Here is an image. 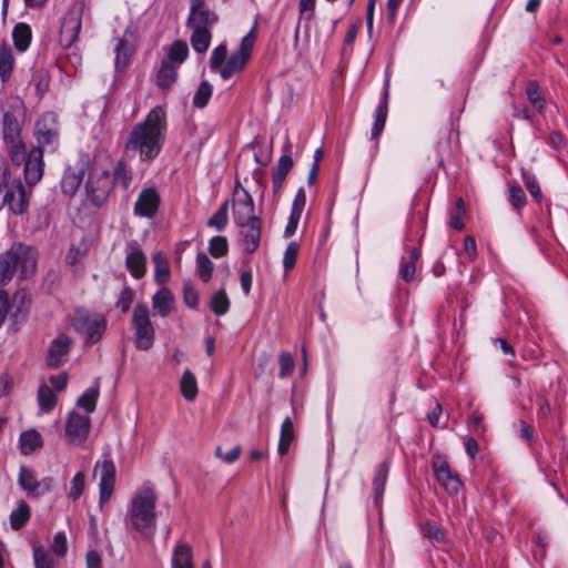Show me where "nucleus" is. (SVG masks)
<instances>
[{"instance_id": "53", "label": "nucleus", "mask_w": 568, "mask_h": 568, "mask_svg": "<svg viewBox=\"0 0 568 568\" xmlns=\"http://www.w3.org/2000/svg\"><path fill=\"white\" fill-rule=\"evenodd\" d=\"M508 201L515 210L526 205L527 199L524 190L517 184H508Z\"/></svg>"}, {"instance_id": "59", "label": "nucleus", "mask_w": 568, "mask_h": 568, "mask_svg": "<svg viewBox=\"0 0 568 568\" xmlns=\"http://www.w3.org/2000/svg\"><path fill=\"white\" fill-rule=\"evenodd\" d=\"M133 298V290L131 287H124L118 297L116 307H119L122 311V313H126L131 307Z\"/></svg>"}, {"instance_id": "56", "label": "nucleus", "mask_w": 568, "mask_h": 568, "mask_svg": "<svg viewBox=\"0 0 568 568\" xmlns=\"http://www.w3.org/2000/svg\"><path fill=\"white\" fill-rule=\"evenodd\" d=\"M523 180H524V183H525L528 192L530 193L531 197L536 202H540L542 199V193H541V189H540L539 183L536 180V178L530 173L524 172Z\"/></svg>"}, {"instance_id": "2", "label": "nucleus", "mask_w": 568, "mask_h": 568, "mask_svg": "<svg viewBox=\"0 0 568 568\" xmlns=\"http://www.w3.org/2000/svg\"><path fill=\"white\" fill-rule=\"evenodd\" d=\"M38 250L23 242H13L0 254V286L8 285L14 276L20 281L33 277L38 268Z\"/></svg>"}, {"instance_id": "38", "label": "nucleus", "mask_w": 568, "mask_h": 568, "mask_svg": "<svg viewBox=\"0 0 568 568\" xmlns=\"http://www.w3.org/2000/svg\"><path fill=\"white\" fill-rule=\"evenodd\" d=\"M133 48L125 38L119 39L115 47V69L124 70L130 63Z\"/></svg>"}, {"instance_id": "10", "label": "nucleus", "mask_w": 568, "mask_h": 568, "mask_svg": "<svg viewBox=\"0 0 568 568\" xmlns=\"http://www.w3.org/2000/svg\"><path fill=\"white\" fill-rule=\"evenodd\" d=\"M0 189L4 190L3 203L13 214L21 215L28 210L29 199L20 179H4Z\"/></svg>"}, {"instance_id": "22", "label": "nucleus", "mask_w": 568, "mask_h": 568, "mask_svg": "<svg viewBox=\"0 0 568 568\" xmlns=\"http://www.w3.org/2000/svg\"><path fill=\"white\" fill-rule=\"evenodd\" d=\"M73 345V339L67 335H60L54 338L48 349L47 365L50 368L60 367L65 361Z\"/></svg>"}, {"instance_id": "11", "label": "nucleus", "mask_w": 568, "mask_h": 568, "mask_svg": "<svg viewBox=\"0 0 568 568\" xmlns=\"http://www.w3.org/2000/svg\"><path fill=\"white\" fill-rule=\"evenodd\" d=\"M233 220L236 225L260 219L255 214L254 201L250 192L240 183L236 184L232 197Z\"/></svg>"}, {"instance_id": "36", "label": "nucleus", "mask_w": 568, "mask_h": 568, "mask_svg": "<svg viewBox=\"0 0 568 568\" xmlns=\"http://www.w3.org/2000/svg\"><path fill=\"white\" fill-rule=\"evenodd\" d=\"M14 68V57L12 49L8 44H3L0 50V79L7 82L11 79Z\"/></svg>"}, {"instance_id": "15", "label": "nucleus", "mask_w": 568, "mask_h": 568, "mask_svg": "<svg viewBox=\"0 0 568 568\" xmlns=\"http://www.w3.org/2000/svg\"><path fill=\"white\" fill-rule=\"evenodd\" d=\"M95 468H100L99 505L100 508L111 498L115 484V465L111 458L97 462Z\"/></svg>"}, {"instance_id": "9", "label": "nucleus", "mask_w": 568, "mask_h": 568, "mask_svg": "<svg viewBox=\"0 0 568 568\" xmlns=\"http://www.w3.org/2000/svg\"><path fill=\"white\" fill-rule=\"evenodd\" d=\"M254 43L255 36L251 30L242 38L239 48L229 55L224 65L221 68L219 74L223 80L231 79L245 68L251 58Z\"/></svg>"}, {"instance_id": "42", "label": "nucleus", "mask_w": 568, "mask_h": 568, "mask_svg": "<svg viewBox=\"0 0 568 568\" xmlns=\"http://www.w3.org/2000/svg\"><path fill=\"white\" fill-rule=\"evenodd\" d=\"M113 179V184L119 183L123 190L128 191L131 182H132V173L128 169V165L124 160H119L115 166L113 168V173H111Z\"/></svg>"}, {"instance_id": "6", "label": "nucleus", "mask_w": 568, "mask_h": 568, "mask_svg": "<svg viewBox=\"0 0 568 568\" xmlns=\"http://www.w3.org/2000/svg\"><path fill=\"white\" fill-rule=\"evenodd\" d=\"M131 327L135 347L149 351L155 342V327L151 321L150 308L145 303H138L134 306Z\"/></svg>"}, {"instance_id": "45", "label": "nucleus", "mask_w": 568, "mask_h": 568, "mask_svg": "<svg viewBox=\"0 0 568 568\" xmlns=\"http://www.w3.org/2000/svg\"><path fill=\"white\" fill-rule=\"evenodd\" d=\"M38 403L40 409L44 413L51 412L57 405V396L53 390L45 384L40 385L38 389Z\"/></svg>"}, {"instance_id": "52", "label": "nucleus", "mask_w": 568, "mask_h": 568, "mask_svg": "<svg viewBox=\"0 0 568 568\" xmlns=\"http://www.w3.org/2000/svg\"><path fill=\"white\" fill-rule=\"evenodd\" d=\"M85 489V474L83 471H78L73 478L71 479L70 490L68 493V498L75 501Z\"/></svg>"}, {"instance_id": "27", "label": "nucleus", "mask_w": 568, "mask_h": 568, "mask_svg": "<svg viewBox=\"0 0 568 568\" xmlns=\"http://www.w3.org/2000/svg\"><path fill=\"white\" fill-rule=\"evenodd\" d=\"M18 485L28 496L39 499V479L34 471L27 466H20L18 474Z\"/></svg>"}, {"instance_id": "40", "label": "nucleus", "mask_w": 568, "mask_h": 568, "mask_svg": "<svg viewBox=\"0 0 568 568\" xmlns=\"http://www.w3.org/2000/svg\"><path fill=\"white\" fill-rule=\"evenodd\" d=\"M180 389L182 396L192 402L197 395V383L194 374L186 368L180 381Z\"/></svg>"}, {"instance_id": "12", "label": "nucleus", "mask_w": 568, "mask_h": 568, "mask_svg": "<svg viewBox=\"0 0 568 568\" xmlns=\"http://www.w3.org/2000/svg\"><path fill=\"white\" fill-rule=\"evenodd\" d=\"M32 304V296L26 288H19L10 300L9 320L11 322L10 328L18 332L22 325L28 321L30 308Z\"/></svg>"}, {"instance_id": "60", "label": "nucleus", "mask_w": 568, "mask_h": 568, "mask_svg": "<svg viewBox=\"0 0 568 568\" xmlns=\"http://www.w3.org/2000/svg\"><path fill=\"white\" fill-rule=\"evenodd\" d=\"M183 301L191 308H195L199 304V293L191 283H185L183 286Z\"/></svg>"}, {"instance_id": "37", "label": "nucleus", "mask_w": 568, "mask_h": 568, "mask_svg": "<svg viewBox=\"0 0 568 568\" xmlns=\"http://www.w3.org/2000/svg\"><path fill=\"white\" fill-rule=\"evenodd\" d=\"M33 564L34 568H57L58 560L49 549L43 546H36L33 548Z\"/></svg>"}, {"instance_id": "33", "label": "nucleus", "mask_w": 568, "mask_h": 568, "mask_svg": "<svg viewBox=\"0 0 568 568\" xmlns=\"http://www.w3.org/2000/svg\"><path fill=\"white\" fill-rule=\"evenodd\" d=\"M42 446V437L36 429L22 432L19 436V448L22 455H30Z\"/></svg>"}, {"instance_id": "57", "label": "nucleus", "mask_w": 568, "mask_h": 568, "mask_svg": "<svg viewBox=\"0 0 568 568\" xmlns=\"http://www.w3.org/2000/svg\"><path fill=\"white\" fill-rule=\"evenodd\" d=\"M316 0L298 1V20L311 21L315 16Z\"/></svg>"}, {"instance_id": "31", "label": "nucleus", "mask_w": 568, "mask_h": 568, "mask_svg": "<svg viewBox=\"0 0 568 568\" xmlns=\"http://www.w3.org/2000/svg\"><path fill=\"white\" fill-rule=\"evenodd\" d=\"M12 40L14 48L20 51L24 52L30 47L31 40H32V30L31 27L28 23L20 22L14 26L12 30Z\"/></svg>"}, {"instance_id": "16", "label": "nucleus", "mask_w": 568, "mask_h": 568, "mask_svg": "<svg viewBox=\"0 0 568 568\" xmlns=\"http://www.w3.org/2000/svg\"><path fill=\"white\" fill-rule=\"evenodd\" d=\"M217 22L219 16L210 9L206 1H190L187 27L212 28Z\"/></svg>"}, {"instance_id": "7", "label": "nucleus", "mask_w": 568, "mask_h": 568, "mask_svg": "<svg viewBox=\"0 0 568 568\" xmlns=\"http://www.w3.org/2000/svg\"><path fill=\"white\" fill-rule=\"evenodd\" d=\"M34 136L41 150L54 152L60 144V125L54 112H44L36 122Z\"/></svg>"}, {"instance_id": "14", "label": "nucleus", "mask_w": 568, "mask_h": 568, "mask_svg": "<svg viewBox=\"0 0 568 568\" xmlns=\"http://www.w3.org/2000/svg\"><path fill=\"white\" fill-rule=\"evenodd\" d=\"M91 418L89 415H81L72 410L67 419L65 434L73 445H82L90 433Z\"/></svg>"}, {"instance_id": "49", "label": "nucleus", "mask_w": 568, "mask_h": 568, "mask_svg": "<svg viewBox=\"0 0 568 568\" xmlns=\"http://www.w3.org/2000/svg\"><path fill=\"white\" fill-rule=\"evenodd\" d=\"M209 253L214 258H221L229 253V242L225 236H213L209 241Z\"/></svg>"}, {"instance_id": "50", "label": "nucleus", "mask_w": 568, "mask_h": 568, "mask_svg": "<svg viewBox=\"0 0 568 568\" xmlns=\"http://www.w3.org/2000/svg\"><path fill=\"white\" fill-rule=\"evenodd\" d=\"M526 94L531 105L539 112L545 109L546 101L536 82H529L526 89Z\"/></svg>"}, {"instance_id": "5", "label": "nucleus", "mask_w": 568, "mask_h": 568, "mask_svg": "<svg viewBox=\"0 0 568 568\" xmlns=\"http://www.w3.org/2000/svg\"><path fill=\"white\" fill-rule=\"evenodd\" d=\"M113 190L111 171L98 163L90 164L85 192L89 201L97 207L102 206Z\"/></svg>"}, {"instance_id": "1", "label": "nucleus", "mask_w": 568, "mask_h": 568, "mask_svg": "<svg viewBox=\"0 0 568 568\" xmlns=\"http://www.w3.org/2000/svg\"><path fill=\"white\" fill-rule=\"evenodd\" d=\"M166 130V113L162 106L156 105L142 122L132 128L125 142V151L138 152L142 162H152L164 145Z\"/></svg>"}, {"instance_id": "4", "label": "nucleus", "mask_w": 568, "mask_h": 568, "mask_svg": "<svg viewBox=\"0 0 568 568\" xmlns=\"http://www.w3.org/2000/svg\"><path fill=\"white\" fill-rule=\"evenodd\" d=\"M24 109L18 106L3 111L1 120L2 139L12 163L20 165L26 159V144L22 138Z\"/></svg>"}, {"instance_id": "63", "label": "nucleus", "mask_w": 568, "mask_h": 568, "mask_svg": "<svg viewBox=\"0 0 568 568\" xmlns=\"http://www.w3.org/2000/svg\"><path fill=\"white\" fill-rule=\"evenodd\" d=\"M215 455L226 464H233L241 455V447L234 446L227 453H222L221 447H216Z\"/></svg>"}, {"instance_id": "8", "label": "nucleus", "mask_w": 568, "mask_h": 568, "mask_svg": "<svg viewBox=\"0 0 568 568\" xmlns=\"http://www.w3.org/2000/svg\"><path fill=\"white\" fill-rule=\"evenodd\" d=\"M72 325L75 332L81 334L87 343L91 344L99 342L106 329V321L103 315L91 314L83 310L75 312Z\"/></svg>"}, {"instance_id": "55", "label": "nucleus", "mask_w": 568, "mask_h": 568, "mask_svg": "<svg viewBox=\"0 0 568 568\" xmlns=\"http://www.w3.org/2000/svg\"><path fill=\"white\" fill-rule=\"evenodd\" d=\"M57 557H64L68 551V540L64 531H58L49 549Z\"/></svg>"}, {"instance_id": "51", "label": "nucleus", "mask_w": 568, "mask_h": 568, "mask_svg": "<svg viewBox=\"0 0 568 568\" xmlns=\"http://www.w3.org/2000/svg\"><path fill=\"white\" fill-rule=\"evenodd\" d=\"M227 59V48L226 44L221 43L211 53L210 57V69L214 72H220L221 68L224 65Z\"/></svg>"}, {"instance_id": "23", "label": "nucleus", "mask_w": 568, "mask_h": 568, "mask_svg": "<svg viewBox=\"0 0 568 568\" xmlns=\"http://www.w3.org/2000/svg\"><path fill=\"white\" fill-rule=\"evenodd\" d=\"M81 17L77 12H68L60 27L59 41L63 48H71L81 31Z\"/></svg>"}, {"instance_id": "43", "label": "nucleus", "mask_w": 568, "mask_h": 568, "mask_svg": "<svg viewBox=\"0 0 568 568\" xmlns=\"http://www.w3.org/2000/svg\"><path fill=\"white\" fill-rule=\"evenodd\" d=\"M31 510L29 505L21 500L19 506L13 509L10 514V525L13 529L18 530L22 528L30 519Z\"/></svg>"}, {"instance_id": "29", "label": "nucleus", "mask_w": 568, "mask_h": 568, "mask_svg": "<svg viewBox=\"0 0 568 568\" xmlns=\"http://www.w3.org/2000/svg\"><path fill=\"white\" fill-rule=\"evenodd\" d=\"M389 473V462L385 460L381 464H378L374 471V478H373V491H374V501L376 505H378L382 501L386 481L388 478Z\"/></svg>"}, {"instance_id": "64", "label": "nucleus", "mask_w": 568, "mask_h": 568, "mask_svg": "<svg viewBox=\"0 0 568 568\" xmlns=\"http://www.w3.org/2000/svg\"><path fill=\"white\" fill-rule=\"evenodd\" d=\"M306 204V194L303 187H300L294 196L291 211L302 214Z\"/></svg>"}, {"instance_id": "32", "label": "nucleus", "mask_w": 568, "mask_h": 568, "mask_svg": "<svg viewBox=\"0 0 568 568\" xmlns=\"http://www.w3.org/2000/svg\"><path fill=\"white\" fill-rule=\"evenodd\" d=\"M192 29L190 38L192 48L197 53H204L211 44L212 34L211 28L189 27Z\"/></svg>"}, {"instance_id": "39", "label": "nucleus", "mask_w": 568, "mask_h": 568, "mask_svg": "<svg viewBox=\"0 0 568 568\" xmlns=\"http://www.w3.org/2000/svg\"><path fill=\"white\" fill-rule=\"evenodd\" d=\"M294 440V426L293 422L290 417H286L282 425L280 432V440H278V454L285 455L288 452L290 445Z\"/></svg>"}, {"instance_id": "35", "label": "nucleus", "mask_w": 568, "mask_h": 568, "mask_svg": "<svg viewBox=\"0 0 568 568\" xmlns=\"http://www.w3.org/2000/svg\"><path fill=\"white\" fill-rule=\"evenodd\" d=\"M154 264V281L158 284H165L170 278V264L168 257L162 252H155L152 255Z\"/></svg>"}, {"instance_id": "24", "label": "nucleus", "mask_w": 568, "mask_h": 568, "mask_svg": "<svg viewBox=\"0 0 568 568\" xmlns=\"http://www.w3.org/2000/svg\"><path fill=\"white\" fill-rule=\"evenodd\" d=\"M292 166L293 160L291 156V142L287 139L284 145L282 146V155L278 159L277 165L272 172L273 191L275 193L282 189L286 175L291 171Z\"/></svg>"}, {"instance_id": "26", "label": "nucleus", "mask_w": 568, "mask_h": 568, "mask_svg": "<svg viewBox=\"0 0 568 568\" xmlns=\"http://www.w3.org/2000/svg\"><path fill=\"white\" fill-rule=\"evenodd\" d=\"M174 296L172 292L162 286L152 296V307L161 317H166L174 310Z\"/></svg>"}, {"instance_id": "19", "label": "nucleus", "mask_w": 568, "mask_h": 568, "mask_svg": "<svg viewBox=\"0 0 568 568\" xmlns=\"http://www.w3.org/2000/svg\"><path fill=\"white\" fill-rule=\"evenodd\" d=\"M433 470L439 485L449 494L456 495L463 483L457 473H455L446 460H435L433 463Z\"/></svg>"}, {"instance_id": "47", "label": "nucleus", "mask_w": 568, "mask_h": 568, "mask_svg": "<svg viewBox=\"0 0 568 568\" xmlns=\"http://www.w3.org/2000/svg\"><path fill=\"white\" fill-rule=\"evenodd\" d=\"M211 310L217 316H222L227 313L230 308V300L225 290H219L211 298Z\"/></svg>"}, {"instance_id": "46", "label": "nucleus", "mask_w": 568, "mask_h": 568, "mask_svg": "<svg viewBox=\"0 0 568 568\" xmlns=\"http://www.w3.org/2000/svg\"><path fill=\"white\" fill-rule=\"evenodd\" d=\"M189 57V48L186 42L182 40H176L172 43L168 59L165 61H171L173 64H182Z\"/></svg>"}, {"instance_id": "62", "label": "nucleus", "mask_w": 568, "mask_h": 568, "mask_svg": "<svg viewBox=\"0 0 568 568\" xmlns=\"http://www.w3.org/2000/svg\"><path fill=\"white\" fill-rule=\"evenodd\" d=\"M415 272H416V266L413 261H404V260L402 261L399 274H400V277L405 282H407V283L412 282L415 276Z\"/></svg>"}, {"instance_id": "54", "label": "nucleus", "mask_w": 568, "mask_h": 568, "mask_svg": "<svg viewBox=\"0 0 568 568\" xmlns=\"http://www.w3.org/2000/svg\"><path fill=\"white\" fill-rule=\"evenodd\" d=\"M300 251V245L297 242L293 241L288 243L283 254V267L285 272H288L294 268L297 260Z\"/></svg>"}, {"instance_id": "13", "label": "nucleus", "mask_w": 568, "mask_h": 568, "mask_svg": "<svg viewBox=\"0 0 568 568\" xmlns=\"http://www.w3.org/2000/svg\"><path fill=\"white\" fill-rule=\"evenodd\" d=\"M90 168L88 155L80 158L73 165H68L61 179V189L64 194L73 195L81 185Z\"/></svg>"}, {"instance_id": "34", "label": "nucleus", "mask_w": 568, "mask_h": 568, "mask_svg": "<svg viewBox=\"0 0 568 568\" xmlns=\"http://www.w3.org/2000/svg\"><path fill=\"white\" fill-rule=\"evenodd\" d=\"M100 377L95 379V385L89 387L84 390V393L78 398L77 405L85 410V415L93 413L97 408V402L100 395Z\"/></svg>"}, {"instance_id": "3", "label": "nucleus", "mask_w": 568, "mask_h": 568, "mask_svg": "<svg viewBox=\"0 0 568 568\" xmlns=\"http://www.w3.org/2000/svg\"><path fill=\"white\" fill-rule=\"evenodd\" d=\"M156 503L158 494L151 484L138 488L128 506V526L144 537L153 536L156 529Z\"/></svg>"}, {"instance_id": "48", "label": "nucleus", "mask_w": 568, "mask_h": 568, "mask_svg": "<svg viewBox=\"0 0 568 568\" xmlns=\"http://www.w3.org/2000/svg\"><path fill=\"white\" fill-rule=\"evenodd\" d=\"M196 268L200 278L206 283L211 280L212 273L214 270V265L212 261L204 253H199L196 255Z\"/></svg>"}, {"instance_id": "44", "label": "nucleus", "mask_w": 568, "mask_h": 568, "mask_svg": "<svg viewBox=\"0 0 568 568\" xmlns=\"http://www.w3.org/2000/svg\"><path fill=\"white\" fill-rule=\"evenodd\" d=\"M229 205L230 202H223L217 211L209 219L207 226L217 232L223 231L229 223Z\"/></svg>"}, {"instance_id": "25", "label": "nucleus", "mask_w": 568, "mask_h": 568, "mask_svg": "<svg viewBox=\"0 0 568 568\" xmlns=\"http://www.w3.org/2000/svg\"><path fill=\"white\" fill-rule=\"evenodd\" d=\"M388 82H385L382 97L374 112V123L371 131L372 140H377L382 132L384 131L387 114H388V99H389V89Z\"/></svg>"}, {"instance_id": "21", "label": "nucleus", "mask_w": 568, "mask_h": 568, "mask_svg": "<svg viewBox=\"0 0 568 568\" xmlns=\"http://www.w3.org/2000/svg\"><path fill=\"white\" fill-rule=\"evenodd\" d=\"M125 266L135 280L142 278L146 273V256L136 242H129L125 246Z\"/></svg>"}, {"instance_id": "30", "label": "nucleus", "mask_w": 568, "mask_h": 568, "mask_svg": "<svg viewBox=\"0 0 568 568\" xmlns=\"http://www.w3.org/2000/svg\"><path fill=\"white\" fill-rule=\"evenodd\" d=\"M172 568H194L192 548L184 542L178 544L172 554Z\"/></svg>"}, {"instance_id": "28", "label": "nucleus", "mask_w": 568, "mask_h": 568, "mask_svg": "<svg viewBox=\"0 0 568 568\" xmlns=\"http://www.w3.org/2000/svg\"><path fill=\"white\" fill-rule=\"evenodd\" d=\"M178 74V65L171 61H162L156 72L155 83L161 90H168L176 82Z\"/></svg>"}, {"instance_id": "58", "label": "nucleus", "mask_w": 568, "mask_h": 568, "mask_svg": "<svg viewBox=\"0 0 568 568\" xmlns=\"http://www.w3.org/2000/svg\"><path fill=\"white\" fill-rule=\"evenodd\" d=\"M280 372L278 376L284 378L288 376L294 368V358L290 353H281L278 357Z\"/></svg>"}, {"instance_id": "17", "label": "nucleus", "mask_w": 568, "mask_h": 568, "mask_svg": "<svg viewBox=\"0 0 568 568\" xmlns=\"http://www.w3.org/2000/svg\"><path fill=\"white\" fill-rule=\"evenodd\" d=\"M240 227L239 241L243 252L252 254L257 251L262 236V220L254 219L252 222L237 225Z\"/></svg>"}, {"instance_id": "18", "label": "nucleus", "mask_w": 568, "mask_h": 568, "mask_svg": "<svg viewBox=\"0 0 568 568\" xmlns=\"http://www.w3.org/2000/svg\"><path fill=\"white\" fill-rule=\"evenodd\" d=\"M43 154L41 148H32L28 154L26 153L22 163H24V180L29 186H34L43 176Z\"/></svg>"}, {"instance_id": "20", "label": "nucleus", "mask_w": 568, "mask_h": 568, "mask_svg": "<svg viewBox=\"0 0 568 568\" xmlns=\"http://www.w3.org/2000/svg\"><path fill=\"white\" fill-rule=\"evenodd\" d=\"M160 195L154 187L143 189L133 207L136 216L152 219L160 206Z\"/></svg>"}, {"instance_id": "61", "label": "nucleus", "mask_w": 568, "mask_h": 568, "mask_svg": "<svg viewBox=\"0 0 568 568\" xmlns=\"http://www.w3.org/2000/svg\"><path fill=\"white\" fill-rule=\"evenodd\" d=\"M423 534L425 537L437 542H440L445 539L444 530L436 525L426 524L423 527Z\"/></svg>"}, {"instance_id": "41", "label": "nucleus", "mask_w": 568, "mask_h": 568, "mask_svg": "<svg viewBox=\"0 0 568 568\" xmlns=\"http://www.w3.org/2000/svg\"><path fill=\"white\" fill-rule=\"evenodd\" d=\"M213 94V87L207 80L201 81L196 91L194 92L192 104L196 109L205 108Z\"/></svg>"}]
</instances>
